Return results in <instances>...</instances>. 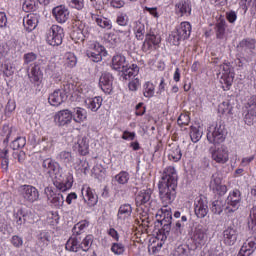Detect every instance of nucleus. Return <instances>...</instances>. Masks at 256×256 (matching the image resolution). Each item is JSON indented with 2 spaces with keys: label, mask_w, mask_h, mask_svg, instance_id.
<instances>
[{
  "label": "nucleus",
  "mask_w": 256,
  "mask_h": 256,
  "mask_svg": "<svg viewBox=\"0 0 256 256\" xmlns=\"http://www.w3.org/2000/svg\"><path fill=\"white\" fill-rule=\"evenodd\" d=\"M220 69L222 71V75H231L232 77H235V73H233V68H231L230 63L220 65Z\"/></svg>",
  "instance_id": "59"
},
{
  "label": "nucleus",
  "mask_w": 256,
  "mask_h": 256,
  "mask_svg": "<svg viewBox=\"0 0 256 256\" xmlns=\"http://www.w3.org/2000/svg\"><path fill=\"white\" fill-rule=\"evenodd\" d=\"M111 251L114 255H123L125 253V246L122 243H112Z\"/></svg>",
  "instance_id": "55"
},
{
  "label": "nucleus",
  "mask_w": 256,
  "mask_h": 256,
  "mask_svg": "<svg viewBox=\"0 0 256 256\" xmlns=\"http://www.w3.org/2000/svg\"><path fill=\"white\" fill-rule=\"evenodd\" d=\"M66 249L67 251H73L74 253H77L79 249H82L81 241H79L78 238H70L66 242Z\"/></svg>",
  "instance_id": "38"
},
{
  "label": "nucleus",
  "mask_w": 256,
  "mask_h": 256,
  "mask_svg": "<svg viewBox=\"0 0 256 256\" xmlns=\"http://www.w3.org/2000/svg\"><path fill=\"white\" fill-rule=\"evenodd\" d=\"M221 181H222L221 177L215 176V175L212 176V180L210 182V187H211L212 191L215 189V187H219L222 185Z\"/></svg>",
  "instance_id": "63"
},
{
  "label": "nucleus",
  "mask_w": 256,
  "mask_h": 256,
  "mask_svg": "<svg viewBox=\"0 0 256 256\" xmlns=\"http://www.w3.org/2000/svg\"><path fill=\"white\" fill-rule=\"evenodd\" d=\"M96 23L97 25H99V27H101L102 29H112L113 28V24H111V20L107 19V18H96Z\"/></svg>",
  "instance_id": "52"
},
{
  "label": "nucleus",
  "mask_w": 256,
  "mask_h": 256,
  "mask_svg": "<svg viewBox=\"0 0 256 256\" xmlns=\"http://www.w3.org/2000/svg\"><path fill=\"white\" fill-rule=\"evenodd\" d=\"M129 178V172L121 171L119 174L114 176V181H116L118 185H127V183H129Z\"/></svg>",
  "instance_id": "45"
},
{
  "label": "nucleus",
  "mask_w": 256,
  "mask_h": 256,
  "mask_svg": "<svg viewBox=\"0 0 256 256\" xmlns=\"http://www.w3.org/2000/svg\"><path fill=\"white\" fill-rule=\"evenodd\" d=\"M54 120L59 127H65V125H69L73 121V113L69 109L60 110L55 114Z\"/></svg>",
  "instance_id": "11"
},
{
  "label": "nucleus",
  "mask_w": 256,
  "mask_h": 256,
  "mask_svg": "<svg viewBox=\"0 0 256 256\" xmlns=\"http://www.w3.org/2000/svg\"><path fill=\"white\" fill-rule=\"evenodd\" d=\"M170 161H174L177 163V161H181V157H183V154L181 153V148L177 146L171 154L168 155Z\"/></svg>",
  "instance_id": "53"
},
{
  "label": "nucleus",
  "mask_w": 256,
  "mask_h": 256,
  "mask_svg": "<svg viewBox=\"0 0 256 256\" xmlns=\"http://www.w3.org/2000/svg\"><path fill=\"white\" fill-rule=\"evenodd\" d=\"M219 113L222 115H233V104H231V100L223 102L218 109Z\"/></svg>",
  "instance_id": "46"
},
{
  "label": "nucleus",
  "mask_w": 256,
  "mask_h": 256,
  "mask_svg": "<svg viewBox=\"0 0 256 256\" xmlns=\"http://www.w3.org/2000/svg\"><path fill=\"white\" fill-rule=\"evenodd\" d=\"M235 76L232 75H222L220 78V83L222 85L223 91H229L231 89V85H233V81Z\"/></svg>",
  "instance_id": "43"
},
{
  "label": "nucleus",
  "mask_w": 256,
  "mask_h": 256,
  "mask_svg": "<svg viewBox=\"0 0 256 256\" xmlns=\"http://www.w3.org/2000/svg\"><path fill=\"white\" fill-rule=\"evenodd\" d=\"M60 169L59 164L51 160L47 170L50 175H55Z\"/></svg>",
  "instance_id": "61"
},
{
  "label": "nucleus",
  "mask_w": 256,
  "mask_h": 256,
  "mask_svg": "<svg viewBox=\"0 0 256 256\" xmlns=\"http://www.w3.org/2000/svg\"><path fill=\"white\" fill-rule=\"evenodd\" d=\"M65 101H67V95L62 93L60 89L54 90V92L48 97V102L52 107H59V105L65 103Z\"/></svg>",
  "instance_id": "16"
},
{
  "label": "nucleus",
  "mask_w": 256,
  "mask_h": 256,
  "mask_svg": "<svg viewBox=\"0 0 256 256\" xmlns=\"http://www.w3.org/2000/svg\"><path fill=\"white\" fill-rule=\"evenodd\" d=\"M122 73L124 75V79H131V77H135L139 74V66H137V64H132L131 66L128 65Z\"/></svg>",
  "instance_id": "37"
},
{
  "label": "nucleus",
  "mask_w": 256,
  "mask_h": 256,
  "mask_svg": "<svg viewBox=\"0 0 256 256\" xmlns=\"http://www.w3.org/2000/svg\"><path fill=\"white\" fill-rule=\"evenodd\" d=\"M85 105L87 109H90L93 113H97L101 109V105H103V98L101 96L88 98L85 100Z\"/></svg>",
  "instance_id": "24"
},
{
  "label": "nucleus",
  "mask_w": 256,
  "mask_h": 256,
  "mask_svg": "<svg viewBox=\"0 0 256 256\" xmlns=\"http://www.w3.org/2000/svg\"><path fill=\"white\" fill-rule=\"evenodd\" d=\"M86 55L90 58V61L99 63V61L103 60V56L105 57V55H107V51L105 50V46L96 44L92 50L86 52Z\"/></svg>",
  "instance_id": "10"
},
{
  "label": "nucleus",
  "mask_w": 256,
  "mask_h": 256,
  "mask_svg": "<svg viewBox=\"0 0 256 256\" xmlns=\"http://www.w3.org/2000/svg\"><path fill=\"white\" fill-rule=\"evenodd\" d=\"M225 208V202L218 198L217 200L212 202V206L210 207L212 213L214 215H221L223 213V209Z\"/></svg>",
  "instance_id": "36"
},
{
  "label": "nucleus",
  "mask_w": 256,
  "mask_h": 256,
  "mask_svg": "<svg viewBox=\"0 0 256 256\" xmlns=\"http://www.w3.org/2000/svg\"><path fill=\"white\" fill-rule=\"evenodd\" d=\"M26 145V140L23 137H18L12 142V149L17 151V149H23Z\"/></svg>",
  "instance_id": "56"
},
{
  "label": "nucleus",
  "mask_w": 256,
  "mask_h": 256,
  "mask_svg": "<svg viewBox=\"0 0 256 256\" xmlns=\"http://www.w3.org/2000/svg\"><path fill=\"white\" fill-rule=\"evenodd\" d=\"M30 79L34 83H39L41 79H43V72L41 71V67L39 66V64H34V66L31 68Z\"/></svg>",
  "instance_id": "35"
},
{
  "label": "nucleus",
  "mask_w": 256,
  "mask_h": 256,
  "mask_svg": "<svg viewBox=\"0 0 256 256\" xmlns=\"http://www.w3.org/2000/svg\"><path fill=\"white\" fill-rule=\"evenodd\" d=\"M249 58L245 57L242 52L240 54L236 55V59L234 60V63L237 67L240 69H245L247 65H249Z\"/></svg>",
  "instance_id": "47"
},
{
  "label": "nucleus",
  "mask_w": 256,
  "mask_h": 256,
  "mask_svg": "<svg viewBox=\"0 0 256 256\" xmlns=\"http://www.w3.org/2000/svg\"><path fill=\"white\" fill-rule=\"evenodd\" d=\"M223 237H224V243L225 245H228L231 247L234 243H237V238L239 237V231H237V228L235 225L228 226L223 231Z\"/></svg>",
  "instance_id": "13"
},
{
  "label": "nucleus",
  "mask_w": 256,
  "mask_h": 256,
  "mask_svg": "<svg viewBox=\"0 0 256 256\" xmlns=\"http://www.w3.org/2000/svg\"><path fill=\"white\" fill-rule=\"evenodd\" d=\"M81 193L84 202L87 203L89 207H95V205H97L99 197L97 196V193H95V190L89 186H83Z\"/></svg>",
  "instance_id": "12"
},
{
  "label": "nucleus",
  "mask_w": 256,
  "mask_h": 256,
  "mask_svg": "<svg viewBox=\"0 0 256 256\" xmlns=\"http://www.w3.org/2000/svg\"><path fill=\"white\" fill-rule=\"evenodd\" d=\"M209 153L212 156L213 161H216V163L224 165V163L229 161V150H227V146L225 145L218 148L210 147Z\"/></svg>",
  "instance_id": "8"
},
{
  "label": "nucleus",
  "mask_w": 256,
  "mask_h": 256,
  "mask_svg": "<svg viewBox=\"0 0 256 256\" xmlns=\"http://www.w3.org/2000/svg\"><path fill=\"white\" fill-rule=\"evenodd\" d=\"M37 23H39V18L35 15H28L26 20H24V27L28 33H31L37 27Z\"/></svg>",
  "instance_id": "32"
},
{
  "label": "nucleus",
  "mask_w": 256,
  "mask_h": 256,
  "mask_svg": "<svg viewBox=\"0 0 256 256\" xmlns=\"http://www.w3.org/2000/svg\"><path fill=\"white\" fill-rule=\"evenodd\" d=\"M227 139V128L224 122H218L215 125H211L207 132V141L212 145H221Z\"/></svg>",
  "instance_id": "2"
},
{
  "label": "nucleus",
  "mask_w": 256,
  "mask_h": 256,
  "mask_svg": "<svg viewBox=\"0 0 256 256\" xmlns=\"http://www.w3.org/2000/svg\"><path fill=\"white\" fill-rule=\"evenodd\" d=\"M60 91L67 96V99H69V95H73L75 91V84L71 82H63Z\"/></svg>",
  "instance_id": "48"
},
{
  "label": "nucleus",
  "mask_w": 256,
  "mask_h": 256,
  "mask_svg": "<svg viewBox=\"0 0 256 256\" xmlns=\"http://www.w3.org/2000/svg\"><path fill=\"white\" fill-rule=\"evenodd\" d=\"M244 109H248L250 111H254L256 112V94L255 95H252L247 103L245 104V107Z\"/></svg>",
  "instance_id": "58"
},
{
  "label": "nucleus",
  "mask_w": 256,
  "mask_h": 256,
  "mask_svg": "<svg viewBox=\"0 0 256 256\" xmlns=\"http://www.w3.org/2000/svg\"><path fill=\"white\" fill-rule=\"evenodd\" d=\"M74 149H78L79 155H87L89 153V139L87 137H80L74 145Z\"/></svg>",
  "instance_id": "26"
},
{
  "label": "nucleus",
  "mask_w": 256,
  "mask_h": 256,
  "mask_svg": "<svg viewBox=\"0 0 256 256\" xmlns=\"http://www.w3.org/2000/svg\"><path fill=\"white\" fill-rule=\"evenodd\" d=\"M45 195H47L48 201H50L51 205L56 209H61L63 203H65V197L61 192L55 191L53 187L48 186L44 189Z\"/></svg>",
  "instance_id": "5"
},
{
  "label": "nucleus",
  "mask_w": 256,
  "mask_h": 256,
  "mask_svg": "<svg viewBox=\"0 0 256 256\" xmlns=\"http://www.w3.org/2000/svg\"><path fill=\"white\" fill-rule=\"evenodd\" d=\"M177 179L175 167L169 166L164 170L158 189L159 197L165 205H171L177 197Z\"/></svg>",
  "instance_id": "1"
},
{
  "label": "nucleus",
  "mask_w": 256,
  "mask_h": 256,
  "mask_svg": "<svg viewBox=\"0 0 256 256\" xmlns=\"http://www.w3.org/2000/svg\"><path fill=\"white\" fill-rule=\"evenodd\" d=\"M81 247H82V251H84V253H87V251H89V248L91 247V245H93V235H87L82 243H80Z\"/></svg>",
  "instance_id": "51"
},
{
  "label": "nucleus",
  "mask_w": 256,
  "mask_h": 256,
  "mask_svg": "<svg viewBox=\"0 0 256 256\" xmlns=\"http://www.w3.org/2000/svg\"><path fill=\"white\" fill-rule=\"evenodd\" d=\"M37 145H39L43 151H49V149L53 147V140L42 137L41 139H38Z\"/></svg>",
  "instance_id": "50"
},
{
  "label": "nucleus",
  "mask_w": 256,
  "mask_h": 256,
  "mask_svg": "<svg viewBox=\"0 0 256 256\" xmlns=\"http://www.w3.org/2000/svg\"><path fill=\"white\" fill-rule=\"evenodd\" d=\"M133 31L136 35V39L143 41L145 38V24L141 23V21L134 22Z\"/></svg>",
  "instance_id": "33"
},
{
  "label": "nucleus",
  "mask_w": 256,
  "mask_h": 256,
  "mask_svg": "<svg viewBox=\"0 0 256 256\" xmlns=\"http://www.w3.org/2000/svg\"><path fill=\"white\" fill-rule=\"evenodd\" d=\"M193 237H194V243H195L194 248H192L193 251L197 249H201V246L205 243V237H206L205 229L203 228V226L195 228Z\"/></svg>",
  "instance_id": "20"
},
{
  "label": "nucleus",
  "mask_w": 256,
  "mask_h": 256,
  "mask_svg": "<svg viewBox=\"0 0 256 256\" xmlns=\"http://www.w3.org/2000/svg\"><path fill=\"white\" fill-rule=\"evenodd\" d=\"M58 159L66 165V167H70L73 165V155L69 151H62L58 155Z\"/></svg>",
  "instance_id": "42"
},
{
  "label": "nucleus",
  "mask_w": 256,
  "mask_h": 256,
  "mask_svg": "<svg viewBox=\"0 0 256 256\" xmlns=\"http://www.w3.org/2000/svg\"><path fill=\"white\" fill-rule=\"evenodd\" d=\"M194 213L198 219H205L209 213V201L205 197H198L194 201Z\"/></svg>",
  "instance_id": "7"
},
{
  "label": "nucleus",
  "mask_w": 256,
  "mask_h": 256,
  "mask_svg": "<svg viewBox=\"0 0 256 256\" xmlns=\"http://www.w3.org/2000/svg\"><path fill=\"white\" fill-rule=\"evenodd\" d=\"M69 5L70 7H73V9L81 11L83 8V0H70Z\"/></svg>",
  "instance_id": "64"
},
{
  "label": "nucleus",
  "mask_w": 256,
  "mask_h": 256,
  "mask_svg": "<svg viewBox=\"0 0 256 256\" xmlns=\"http://www.w3.org/2000/svg\"><path fill=\"white\" fill-rule=\"evenodd\" d=\"M63 37H65V32L59 25H52L46 32V42L52 47H59L63 43Z\"/></svg>",
  "instance_id": "4"
},
{
  "label": "nucleus",
  "mask_w": 256,
  "mask_h": 256,
  "mask_svg": "<svg viewBox=\"0 0 256 256\" xmlns=\"http://www.w3.org/2000/svg\"><path fill=\"white\" fill-rule=\"evenodd\" d=\"M255 249H256L255 241H250L248 243V247L242 246V248L240 249V255L241 256H250L253 253V251H255Z\"/></svg>",
  "instance_id": "49"
},
{
  "label": "nucleus",
  "mask_w": 256,
  "mask_h": 256,
  "mask_svg": "<svg viewBox=\"0 0 256 256\" xmlns=\"http://www.w3.org/2000/svg\"><path fill=\"white\" fill-rule=\"evenodd\" d=\"M52 15L54 19H56L57 23H67L69 21V17L71 12H69V8L65 5H59L52 9Z\"/></svg>",
  "instance_id": "9"
},
{
  "label": "nucleus",
  "mask_w": 256,
  "mask_h": 256,
  "mask_svg": "<svg viewBox=\"0 0 256 256\" xmlns=\"http://www.w3.org/2000/svg\"><path fill=\"white\" fill-rule=\"evenodd\" d=\"M176 33L181 36L182 39H187L191 37V23L189 22H182L180 27L176 30Z\"/></svg>",
  "instance_id": "31"
},
{
  "label": "nucleus",
  "mask_w": 256,
  "mask_h": 256,
  "mask_svg": "<svg viewBox=\"0 0 256 256\" xmlns=\"http://www.w3.org/2000/svg\"><path fill=\"white\" fill-rule=\"evenodd\" d=\"M21 197L28 201V203H35V201L39 200V190L35 188V186L31 185H22L18 189Z\"/></svg>",
  "instance_id": "6"
},
{
  "label": "nucleus",
  "mask_w": 256,
  "mask_h": 256,
  "mask_svg": "<svg viewBox=\"0 0 256 256\" xmlns=\"http://www.w3.org/2000/svg\"><path fill=\"white\" fill-rule=\"evenodd\" d=\"M72 119L75 123H85L87 121V110L81 107L73 108Z\"/></svg>",
  "instance_id": "27"
},
{
  "label": "nucleus",
  "mask_w": 256,
  "mask_h": 256,
  "mask_svg": "<svg viewBox=\"0 0 256 256\" xmlns=\"http://www.w3.org/2000/svg\"><path fill=\"white\" fill-rule=\"evenodd\" d=\"M99 85L104 93L113 91V74L104 72L99 79Z\"/></svg>",
  "instance_id": "15"
},
{
  "label": "nucleus",
  "mask_w": 256,
  "mask_h": 256,
  "mask_svg": "<svg viewBox=\"0 0 256 256\" xmlns=\"http://www.w3.org/2000/svg\"><path fill=\"white\" fill-rule=\"evenodd\" d=\"M128 65L129 64L127 63V59L125 58V56L121 54L113 56L112 69H114V71H120L121 73H123Z\"/></svg>",
  "instance_id": "18"
},
{
  "label": "nucleus",
  "mask_w": 256,
  "mask_h": 256,
  "mask_svg": "<svg viewBox=\"0 0 256 256\" xmlns=\"http://www.w3.org/2000/svg\"><path fill=\"white\" fill-rule=\"evenodd\" d=\"M227 205H230L234 209L239 207V204L241 203V191L234 190L226 199Z\"/></svg>",
  "instance_id": "29"
},
{
  "label": "nucleus",
  "mask_w": 256,
  "mask_h": 256,
  "mask_svg": "<svg viewBox=\"0 0 256 256\" xmlns=\"http://www.w3.org/2000/svg\"><path fill=\"white\" fill-rule=\"evenodd\" d=\"M163 219V222L165 221H173V213L171 212V208H167V205H165L164 208L158 211L156 214V219Z\"/></svg>",
  "instance_id": "34"
},
{
  "label": "nucleus",
  "mask_w": 256,
  "mask_h": 256,
  "mask_svg": "<svg viewBox=\"0 0 256 256\" xmlns=\"http://www.w3.org/2000/svg\"><path fill=\"white\" fill-rule=\"evenodd\" d=\"M202 137H203V131L199 130V128L195 126L190 127V138L192 143H199Z\"/></svg>",
  "instance_id": "44"
},
{
  "label": "nucleus",
  "mask_w": 256,
  "mask_h": 256,
  "mask_svg": "<svg viewBox=\"0 0 256 256\" xmlns=\"http://www.w3.org/2000/svg\"><path fill=\"white\" fill-rule=\"evenodd\" d=\"M243 120L245 125H248V127H256V112L244 108Z\"/></svg>",
  "instance_id": "28"
},
{
  "label": "nucleus",
  "mask_w": 256,
  "mask_h": 256,
  "mask_svg": "<svg viewBox=\"0 0 256 256\" xmlns=\"http://www.w3.org/2000/svg\"><path fill=\"white\" fill-rule=\"evenodd\" d=\"M38 55L35 52H28L25 53L23 55V61H24V65H27L28 69L31 66H35L37 65V63H35V61H37Z\"/></svg>",
  "instance_id": "40"
},
{
  "label": "nucleus",
  "mask_w": 256,
  "mask_h": 256,
  "mask_svg": "<svg viewBox=\"0 0 256 256\" xmlns=\"http://www.w3.org/2000/svg\"><path fill=\"white\" fill-rule=\"evenodd\" d=\"M54 186L57 191L61 193H65V191H69L71 187H73V176L69 173L64 174L63 169H59L55 174Z\"/></svg>",
  "instance_id": "3"
},
{
  "label": "nucleus",
  "mask_w": 256,
  "mask_h": 256,
  "mask_svg": "<svg viewBox=\"0 0 256 256\" xmlns=\"http://www.w3.org/2000/svg\"><path fill=\"white\" fill-rule=\"evenodd\" d=\"M248 229L252 231V233H256V206H253L250 210L248 217Z\"/></svg>",
  "instance_id": "41"
},
{
  "label": "nucleus",
  "mask_w": 256,
  "mask_h": 256,
  "mask_svg": "<svg viewBox=\"0 0 256 256\" xmlns=\"http://www.w3.org/2000/svg\"><path fill=\"white\" fill-rule=\"evenodd\" d=\"M175 256H189V246L188 245H180L175 249Z\"/></svg>",
  "instance_id": "54"
},
{
  "label": "nucleus",
  "mask_w": 256,
  "mask_h": 256,
  "mask_svg": "<svg viewBox=\"0 0 256 256\" xmlns=\"http://www.w3.org/2000/svg\"><path fill=\"white\" fill-rule=\"evenodd\" d=\"M255 39H251V38H246L243 39L242 41H240L238 47V51L240 53H252L253 50H255Z\"/></svg>",
  "instance_id": "23"
},
{
  "label": "nucleus",
  "mask_w": 256,
  "mask_h": 256,
  "mask_svg": "<svg viewBox=\"0 0 256 256\" xmlns=\"http://www.w3.org/2000/svg\"><path fill=\"white\" fill-rule=\"evenodd\" d=\"M85 227H87L86 223H78L76 224L73 229H72V233L74 235H81V231H83V229H85Z\"/></svg>",
  "instance_id": "62"
},
{
  "label": "nucleus",
  "mask_w": 256,
  "mask_h": 256,
  "mask_svg": "<svg viewBox=\"0 0 256 256\" xmlns=\"http://www.w3.org/2000/svg\"><path fill=\"white\" fill-rule=\"evenodd\" d=\"M70 37L75 43H78V41L83 42L85 41V37H87V31H85L83 26H74Z\"/></svg>",
  "instance_id": "25"
},
{
  "label": "nucleus",
  "mask_w": 256,
  "mask_h": 256,
  "mask_svg": "<svg viewBox=\"0 0 256 256\" xmlns=\"http://www.w3.org/2000/svg\"><path fill=\"white\" fill-rule=\"evenodd\" d=\"M151 195H153V190L151 188L146 190H141L135 199L136 206L141 207V205H147L151 201Z\"/></svg>",
  "instance_id": "19"
},
{
  "label": "nucleus",
  "mask_w": 256,
  "mask_h": 256,
  "mask_svg": "<svg viewBox=\"0 0 256 256\" xmlns=\"http://www.w3.org/2000/svg\"><path fill=\"white\" fill-rule=\"evenodd\" d=\"M11 243L13 247H16V249H21V247H23V238H21L20 236L14 235L11 238Z\"/></svg>",
  "instance_id": "60"
},
{
  "label": "nucleus",
  "mask_w": 256,
  "mask_h": 256,
  "mask_svg": "<svg viewBox=\"0 0 256 256\" xmlns=\"http://www.w3.org/2000/svg\"><path fill=\"white\" fill-rule=\"evenodd\" d=\"M131 213H133L131 204H122L118 209L117 218L120 220L127 219L128 217H131Z\"/></svg>",
  "instance_id": "30"
},
{
  "label": "nucleus",
  "mask_w": 256,
  "mask_h": 256,
  "mask_svg": "<svg viewBox=\"0 0 256 256\" xmlns=\"http://www.w3.org/2000/svg\"><path fill=\"white\" fill-rule=\"evenodd\" d=\"M169 39H170V43L176 46L181 45V41H185V39L181 38V35H179L177 31L172 32L169 36Z\"/></svg>",
  "instance_id": "57"
},
{
  "label": "nucleus",
  "mask_w": 256,
  "mask_h": 256,
  "mask_svg": "<svg viewBox=\"0 0 256 256\" xmlns=\"http://www.w3.org/2000/svg\"><path fill=\"white\" fill-rule=\"evenodd\" d=\"M161 43V36L153 33L146 34V39L142 45L143 51H149L153 45H159Z\"/></svg>",
  "instance_id": "22"
},
{
  "label": "nucleus",
  "mask_w": 256,
  "mask_h": 256,
  "mask_svg": "<svg viewBox=\"0 0 256 256\" xmlns=\"http://www.w3.org/2000/svg\"><path fill=\"white\" fill-rule=\"evenodd\" d=\"M19 215H21V217L23 218L24 223H35V220L33 219L35 217L33 212L20 209L18 210V213L14 214V217L17 218L19 217Z\"/></svg>",
  "instance_id": "39"
},
{
  "label": "nucleus",
  "mask_w": 256,
  "mask_h": 256,
  "mask_svg": "<svg viewBox=\"0 0 256 256\" xmlns=\"http://www.w3.org/2000/svg\"><path fill=\"white\" fill-rule=\"evenodd\" d=\"M191 11V1L189 0H181L175 4V13L179 17H190Z\"/></svg>",
  "instance_id": "14"
},
{
  "label": "nucleus",
  "mask_w": 256,
  "mask_h": 256,
  "mask_svg": "<svg viewBox=\"0 0 256 256\" xmlns=\"http://www.w3.org/2000/svg\"><path fill=\"white\" fill-rule=\"evenodd\" d=\"M158 223L162 226V229L159 230V234H157L158 239L161 241H166L167 237H169V233H171V225H173L172 220H166L165 222L163 221V218H158L157 219Z\"/></svg>",
  "instance_id": "17"
},
{
  "label": "nucleus",
  "mask_w": 256,
  "mask_h": 256,
  "mask_svg": "<svg viewBox=\"0 0 256 256\" xmlns=\"http://www.w3.org/2000/svg\"><path fill=\"white\" fill-rule=\"evenodd\" d=\"M215 33H216V39L223 40L225 39V33L227 31V21H225V18L223 16H220L215 24Z\"/></svg>",
  "instance_id": "21"
}]
</instances>
